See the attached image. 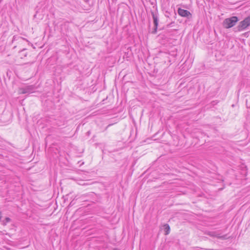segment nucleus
I'll return each instance as SVG.
<instances>
[{"instance_id": "f257e3e1", "label": "nucleus", "mask_w": 250, "mask_h": 250, "mask_svg": "<svg viewBox=\"0 0 250 250\" xmlns=\"http://www.w3.org/2000/svg\"><path fill=\"white\" fill-rule=\"evenodd\" d=\"M249 26H250V17L245 18L243 21L240 22L235 28V31L240 32L245 30Z\"/></svg>"}, {"instance_id": "f03ea898", "label": "nucleus", "mask_w": 250, "mask_h": 250, "mask_svg": "<svg viewBox=\"0 0 250 250\" xmlns=\"http://www.w3.org/2000/svg\"><path fill=\"white\" fill-rule=\"evenodd\" d=\"M238 21V18L236 16L226 19L223 21V26L226 28H231L235 25Z\"/></svg>"}, {"instance_id": "7ed1b4c3", "label": "nucleus", "mask_w": 250, "mask_h": 250, "mask_svg": "<svg viewBox=\"0 0 250 250\" xmlns=\"http://www.w3.org/2000/svg\"><path fill=\"white\" fill-rule=\"evenodd\" d=\"M152 17L153 20V23L154 24L153 31H152L153 34L156 33L158 25L159 16L158 14L156 12L151 11V12Z\"/></svg>"}, {"instance_id": "20e7f679", "label": "nucleus", "mask_w": 250, "mask_h": 250, "mask_svg": "<svg viewBox=\"0 0 250 250\" xmlns=\"http://www.w3.org/2000/svg\"><path fill=\"white\" fill-rule=\"evenodd\" d=\"M209 235L212 237H216L221 239H226L227 238V235H222L219 232L217 231H212L209 232Z\"/></svg>"}, {"instance_id": "39448f33", "label": "nucleus", "mask_w": 250, "mask_h": 250, "mask_svg": "<svg viewBox=\"0 0 250 250\" xmlns=\"http://www.w3.org/2000/svg\"><path fill=\"white\" fill-rule=\"evenodd\" d=\"M178 13L180 16L183 17H188L191 15L190 13L188 11L181 8H178Z\"/></svg>"}, {"instance_id": "423d86ee", "label": "nucleus", "mask_w": 250, "mask_h": 250, "mask_svg": "<svg viewBox=\"0 0 250 250\" xmlns=\"http://www.w3.org/2000/svg\"><path fill=\"white\" fill-rule=\"evenodd\" d=\"M163 227H164V229L165 231V235L168 234L170 232L169 226L168 224H166L164 225Z\"/></svg>"}, {"instance_id": "0eeeda50", "label": "nucleus", "mask_w": 250, "mask_h": 250, "mask_svg": "<svg viewBox=\"0 0 250 250\" xmlns=\"http://www.w3.org/2000/svg\"><path fill=\"white\" fill-rule=\"evenodd\" d=\"M29 87H27L25 88H21L20 89V93L22 94L27 93L28 92Z\"/></svg>"}, {"instance_id": "6e6552de", "label": "nucleus", "mask_w": 250, "mask_h": 250, "mask_svg": "<svg viewBox=\"0 0 250 250\" xmlns=\"http://www.w3.org/2000/svg\"><path fill=\"white\" fill-rule=\"evenodd\" d=\"M5 223H7L8 222H9L10 221V219L8 217H6L5 219Z\"/></svg>"}, {"instance_id": "1a4fd4ad", "label": "nucleus", "mask_w": 250, "mask_h": 250, "mask_svg": "<svg viewBox=\"0 0 250 250\" xmlns=\"http://www.w3.org/2000/svg\"><path fill=\"white\" fill-rule=\"evenodd\" d=\"M16 38H17V37H16V36H14L13 37V40H16Z\"/></svg>"}, {"instance_id": "9d476101", "label": "nucleus", "mask_w": 250, "mask_h": 250, "mask_svg": "<svg viewBox=\"0 0 250 250\" xmlns=\"http://www.w3.org/2000/svg\"><path fill=\"white\" fill-rule=\"evenodd\" d=\"M21 39H23V40H26L25 39H23V38H21Z\"/></svg>"}]
</instances>
